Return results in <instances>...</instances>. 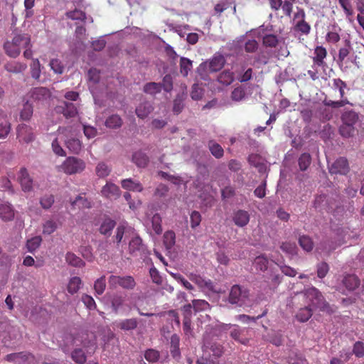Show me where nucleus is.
<instances>
[{
	"label": "nucleus",
	"instance_id": "864d4df0",
	"mask_svg": "<svg viewBox=\"0 0 364 364\" xmlns=\"http://www.w3.org/2000/svg\"><path fill=\"white\" fill-rule=\"evenodd\" d=\"M311 164V156L309 154H303L299 159V168L305 171Z\"/></svg>",
	"mask_w": 364,
	"mask_h": 364
},
{
	"label": "nucleus",
	"instance_id": "4468645a",
	"mask_svg": "<svg viewBox=\"0 0 364 364\" xmlns=\"http://www.w3.org/2000/svg\"><path fill=\"white\" fill-rule=\"evenodd\" d=\"M82 346L86 350L87 354H93L97 348L95 336L92 334H86L82 338Z\"/></svg>",
	"mask_w": 364,
	"mask_h": 364
},
{
	"label": "nucleus",
	"instance_id": "e2e57ef3",
	"mask_svg": "<svg viewBox=\"0 0 364 364\" xmlns=\"http://www.w3.org/2000/svg\"><path fill=\"white\" fill-rule=\"evenodd\" d=\"M245 96L244 90L241 87H237L232 92L231 98L232 100L238 102L244 99Z\"/></svg>",
	"mask_w": 364,
	"mask_h": 364
},
{
	"label": "nucleus",
	"instance_id": "8fccbe9b",
	"mask_svg": "<svg viewBox=\"0 0 364 364\" xmlns=\"http://www.w3.org/2000/svg\"><path fill=\"white\" fill-rule=\"evenodd\" d=\"M192 304L196 311H205L210 308V304L202 299H195L192 301Z\"/></svg>",
	"mask_w": 364,
	"mask_h": 364
},
{
	"label": "nucleus",
	"instance_id": "603ef678",
	"mask_svg": "<svg viewBox=\"0 0 364 364\" xmlns=\"http://www.w3.org/2000/svg\"><path fill=\"white\" fill-rule=\"evenodd\" d=\"M233 80H234L233 75L232 73H230L229 71L223 72L218 77V81L220 83H222L223 85H228L230 83H232Z\"/></svg>",
	"mask_w": 364,
	"mask_h": 364
},
{
	"label": "nucleus",
	"instance_id": "0eeeda50",
	"mask_svg": "<svg viewBox=\"0 0 364 364\" xmlns=\"http://www.w3.org/2000/svg\"><path fill=\"white\" fill-rule=\"evenodd\" d=\"M17 137L20 142L26 144L34 140V134L31 128L26 124H21L18 127Z\"/></svg>",
	"mask_w": 364,
	"mask_h": 364
},
{
	"label": "nucleus",
	"instance_id": "5701e85b",
	"mask_svg": "<svg viewBox=\"0 0 364 364\" xmlns=\"http://www.w3.org/2000/svg\"><path fill=\"white\" fill-rule=\"evenodd\" d=\"M65 260L70 265L75 267H82L85 265V263L81 258L72 252L66 254Z\"/></svg>",
	"mask_w": 364,
	"mask_h": 364
},
{
	"label": "nucleus",
	"instance_id": "6ab92c4d",
	"mask_svg": "<svg viewBox=\"0 0 364 364\" xmlns=\"http://www.w3.org/2000/svg\"><path fill=\"white\" fill-rule=\"evenodd\" d=\"M82 285V279L79 277H71L67 284V290L70 294H75L78 292Z\"/></svg>",
	"mask_w": 364,
	"mask_h": 364
},
{
	"label": "nucleus",
	"instance_id": "423d86ee",
	"mask_svg": "<svg viewBox=\"0 0 364 364\" xmlns=\"http://www.w3.org/2000/svg\"><path fill=\"white\" fill-rule=\"evenodd\" d=\"M189 279L194 282L203 292L209 294L212 292H219L210 280H206L199 275L191 274Z\"/></svg>",
	"mask_w": 364,
	"mask_h": 364
},
{
	"label": "nucleus",
	"instance_id": "9d476101",
	"mask_svg": "<svg viewBox=\"0 0 364 364\" xmlns=\"http://www.w3.org/2000/svg\"><path fill=\"white\" fill-rule=\"evenodd\" d=\"M102 195L107 198L116 199L120 196V191L118 186L112 183H107L101 191Z\"/></svg>",
	"mask_w": 364,
	"mask_h": 364
},
{
	"label": "nucleus",
	"instance_id": "c85d7f7f",
	"mask_svg": "<svg viewBox=\"0 0 364 364\" xmlns=\"http://www.w3.org/2000/svg\"><path fill=\"white\" fill-rule=\"evenodd\" d=\"M343 123L354 126L358 120V115L353 111H348L343 113L342 115Z\"/></svg>",
	"mask_w": 364,
	"mask_h": 364
},
{
	"label": "nucleus",
	"instance_id": "f257e3e1",
	"mask_svg": "<svg viewBox=\"0 0 364 364\" xmlns=\"http://www.w3.org/2000/svg\"><path fill=\"white\" fill-rule=\"evenodd\" d=\"M296 0H269L270 6L272 9L278 11L282 9L283 14L290 17L293 12V23H306L305 13L304 9L299 7L292 10V4Z\"/></svg>",
	"mask_w": 364,
	"mask_h": 364
},
{
	"label": "nucleus",
	"instance_id": "bb28decb",
	"mask_svg": "<svg viewBox=\"0 0 364 364\" xmlns=\"http://www.w3.org/2000/svg\"><path fill=\"white\" fill-rule=\"evenodd\" d=\"M58 228V224L53 220H46L42 226V233L45 235L53 234Z\"/></svg>",
	"mask_w": 364,
	"mask_h": 364
},
{
	"label": "nucleus",
	"instance_id": "c756f323",
	"mask_svg": "<svg viewBox=\"0 0 364 364\" xmlns=\"http://www.w3.org/2000/svg\"><path fill=\"white\" fill-rule=\"evenodd\" d=\"M151 228L156 235H160L162 232V219L159 213H155L151 220Z\"/></svg>",
	"mask_w": 364,
	"mask_h": 364
},
{
	"label": "nucleus",
	"instance_id": "3c124183",
	"mask_svg": "<svg viewBox=\"0 0 364 364\" xmlns=\"http://www.w3.org/2000/svg\"><path fill=\"white\" fill-rule=\"evenodd\" d=\"M106 287V281H105V277L102 276L100 278L97 279L94 284V289L95 292L100 295L102 294L105 289Z\"/></svg>",
	"mask_w": 364,
	"mask_h": 364
},
{
	"label": "nucleus",
	"instance_id": "13d9d810",
	"mask_svg": "<svg viewBox=\"0 0 364 364\" xmlns=\"http://www.w3.org/2000/svg\"><path fill=\"white\" fill-rule=\"evenodd\" d=\"M80 252L82 256L89 262H92L94 259V255L91 247L82 246L80 247Z\"/></svg>",
	"mask_w": 364,
	"mask_h": 364
},
{
	"label": "nucleus",
	"instance_id": "58836bf2",
	"mask_svg": "<svg viewBox=\"0 0 364 364\" xmlns=\"http://www.w3.org/2000/svg\"><path fill=\"white\" fill-rule=\"evenodd\" d=\"M72 359L78 364H83L87 360L85 353L80 348L75 349L71 354Z\"/></svg>",
	"mask_w": 364,
	"mask_h": 364
},
{
	"label": "nucleus",
	"instance_id": "338daca9",
	"mask_svg": "<svg viewBox=\"0 0 364 364\" xmlns=\"http://www.w3.org/2000/svg\"><path fill=\"white\" fill-rule=\"evenodd\" d=\"M82 301L89 309H95L96 308L95 301L92 296L84 294L82 296Z\"/></svg>",
	"mask_w": 364,
	"mask_h": 364
},
{
	"label": "nucleus",
	"instance_id": "ea45409f",
	"mask_svg": "<svg viewBox=\"0 0 364 364\" xmlns=\"http://www.w3.org/2000/svg\"><path fill=\"white\" fill-rule=\"evenodd\" d=\"M96 173L100 178H105L111 172V169L108 165L103 162L99 163L96 166Z\"/></svg>",
	"mask_w": 364,
	"mask_h": 364
},
{
	"label": "nucleus",
	"instance_id": "393cba45",
	"mask_svg": "<svg viewBox=\"0 0 364 364\" xmlns=\"http://www.w3.org/2000/svg\"><path fill=\"white\" fill-rule=\"evenodd\" d=\"M65 145L72 152L77 154L82 149L81 141L76 138H70L65 141Z\"/></svg>",
	"mask_w": 364,
	"mask_h": 364
},
{
	"label": "nucleus",
	"instance_id": "a19ab883",
	"mask_svg": "<svg viewBox=\"0 0 364 364\" xmlns=\"http://www.w3.org/2000/svg\"><path fill=\"white\" fill-rule=\"evenodd\" d=\"M161 90V85L156 82H149L144 86V91L149 95H156Z\"/></svg>",
	"mask_w": 364,
	"mask_h": 364
},
{
	"label": "nucleus",
	"instance_id": "4c0bfd02",
	"mask_svg": "<svg viewBox=\"0 0 364 364\" xmlns=\"http://www.w3.org/2000/svg\"><path fill=\"white\" fill-rule=\"evenodd\" d=\"M14 38H18V41L16 45L18 46V48H21V50L22 48H26L28 46H30L31 39H30V36L27 34L18 33V34L15 35Z\"/></svg>",
	"mask_w": 364,
	"mask_h": 364
},
{
	"label": "nucleus",
	"instance_id": "7ed1b4c3",
	"mask_svg": "<svg viewBox=\"0 0 364 364\" xmlns=\"http://www.w3.org/2000/svg\"><path fill=\"white\" fill-rule=\"evenodd\" d=\"M305 300V302L311 308H318L324 310L327 304L323 299L321 294L315 288H310L305 292L300 294L299 297Z\"/></svg>",
	"mask_w": 364,
	"mask_h": 364
},
{
	"label": "nucleus",
	"instance_id": "69168bd1",
	"mask_svg": "<svg viewBox=\"0 0 364 364\" xmlns=\"http://www.w3.org/2000/svg\"><path fill=\"white\" fill-rule=\"evenodd\" d=\"M277 43L278 40L274 35H267L263 38V43L266 46L274 47Z\"/></svg>",
	"mask_w": 364,
	"mask_h": 364
},
{
	"label": "nucleus",
	"instance_id": "20e7f679",
	"mask_svg": "<svg viewBox=\"0 0 364 364\" xmlns=\"http://www.w3.org/2000/svg\"><path fill=\"white\" fill-rule=\"evenodd\" d=\"M85 168V163L83 160L70 156L67 158L64 162L58 167L59 171H63L66 174H75L82 172Z\"/></svg>",
	"mask_w": 364,
	"mask_h": 364
},
{
	"label": "nucleus",
	"instance_id": "774afa93",
	"mask_svg": "<svg viewBox=\"0 0 364 364\" xmlns=\"http://www.w3.org/2000/svg\"><path fill=\"white\" fill-rule=\"evenodd\" d=\"M11 130L10 124L8 122H4L0 124V139H5Z\"/></svg>",
	"mask_w": 364,
	"mask_h": 364
},
{
	"label": "nucleus",
	"instance_id": "6e6552de",
	"mask_svg": "<svg viewBox=\"0 0 364 364\" xmlns=\"http://www.w3.org/2000/svg\"><path fill=\"white\" fill-rule=\"evenodd\" d=\"M329 171L333 174H346L349 171L348 161L344 158L337 159L331 164Z\"/></svg>",
	"mask_w": 364,
	"mask_h": 364
},
{
	"label": "nucleus",
	"instance_id": "f704fd0d",
	"mask_svg": "<svg viewBox=\"0 0 364 364\" xmlns=\"http://www.w3.org/2000/svg\"><path fill=\"white\" fill-rule=\"evenodd\" d=\"M115 225V222L111 219L105 220L100 225V233L107 235H109Z\"/></svg>",
	"mask_w": 364,
	"mask_h": 364
},
{
	"label": "nucleus",
	"instance_id": "dca6fc26",
	"mask_svg": "<svg viewBox=\"0 0 364 364\" xmlns=\"http://www.w3.org/2000/svg\"><path fill=\"white\" fill-rule=\"evenodd\" d=\"M246 296V292L242 291L241 287L238 285H234L230 290L229 301L231 304L238 303L242 297Z\"/></svg>",
	"mask_w": 364,
	"mask_h": 364
},
{
	"label": "nucleus",
	"instance_id": "aec40b11",
	"mask_svg": "<svg viewBox=\"0 0 364 364\" xmlns=\"http://www.w3.org/2000/svg\"><path fill=\"white\" fill-rule=\"evenodd\" d=\"M121 185L124 189L131 191L141 192L143 190L142 185L139 182L133 181L131 178L122 180Z\"/></svg>",
	"mask_w": 364,
	"mask_h": 364
},
{
	"label": "nucleus",
	"instance_id": "c03bdc74",
	"mask_svg": "<svg viewBox=\"0 0 364 364\" xmlns=\"http://www.w3.org/2000/svg\"><path fill=\"white\" fill-rule=\"evenodd\" d=\"M192 69V62L186 58H181L180 61V72L183 76H187Z\"/></svg>",
	"mask_w": 364,
	"mask_h": 364
},
{
	"label": "nucleus",
	"instance_id": "a18cd8bd",
	"mask_svg": "<svg viewBox=\"0 0 364 364\" xmlns=\"http://www.w3.org/2000/svg\"><path fill=\"white\" fill-rule=\"evenodd\" d=\"M33 115V107L31 104L26 102L21 111L20 117L23 120H29Z\"/></svg>",
	"mask_w": 364,
	"mask_h": 364
},
{
	"label": "nucleus",
	"instance_id": "4be33fe9",
	"mask_svg": "<svg viewBox=\"0 0 364 364\" xmlns=\"http://www.w3.org/2000/svg\"><path fill=\"white\" fill-rule=\"evenodd\" d=\"M343 284L348 291H353L358 287L360 281L355 275H347L343 279Z\"/></svg>",
	"mask_w": 364,
	"mask_h": 364
},
{
	"label": "nucleus",
	"instance_id": "1a4fd4ad",
	"mask_svg": "<svg viewBox=\"0 0 364 364\" xmlns=\"http://www.w3.org/2000/svg\"><path fill=\"white\" fill-rule=\"evenodd\" d=\"M18 181H19L23 191H30L32 189L33 181L26 168H21L18 171Z\"/></svg>",
	"mask_w": 364,
	"mask_h": 364
},
{
	"label": "nucleus",
	"instance_id": "5fc2aeb1",
	"mask_svg": "<svg viewBox=\"0 0 364 364\" xmlns=\"http://www.w3.org/2000/svg\"><path fill=\"white\" fill-rule=\"evenodd\" d=\"M49 65L55 73L62 74L63 73L64 67L58 59H52Z\"/></svg>",
	"mask_w": 364,
	"mask_h": 364
},
{
	"label": "nucleus",
	"instance_id": "c9c22d12",
	"mask_svg": "<svg viewBox=\"0 0 364 364\" xmlns=\"http://www.w3.org/2000/svg\"><path fill=\"white\" fill-rule=\"evenodd\" d=\"M66 16L68 19L73 21H85L87 19L85 14L81 10L78 9H75L74 11L67 12Z\"/></svg>",
	"mask_w": 364,
	"mask_h": 364
},
{
	"label": "nucleus",
	"instance_id": "7c9ffc66",
	"mask_svg": "<svg viewBox=\"0 0 364 364\" xmlns=\"http://www.w3.org/2000/svg\"><path fill=\"white\" fill-rule=\"evenodd\" d=\"M122 120L119 115L113 114L109 117L105 121V125L110 129L119 128L122 126Z\"/></svg>",
	"mask_w": 364,
	"mask_h": 364
},
{
	"label": "nucleus",
	"instance_id": "09e8293b",
	"mask_svg": "<svg viewBox=\"0 0 364 364\" xmlns=\"http://www.w3.org/2000/svg\"><path fill=\"white\" fill-rule=\"evenodd\" d=\"M209 149L211 154L216 158H220L223 156V149L218 144L210 141L209 143Z\"/></svg>",
	"mask_w": 364,
	"mask_h": 364
},
{
	"label": "nucleus",
	"instance_id": "e433bc0d",
	"mask_svg": "<svg viewBox=\"0 0 364 364\" xmlns=\"http://www.w3.org/2000/svg\"><path fill=\"white\" fill-rule=\"evenodd\" d=\"M31 77L35 80H39L41 73V64L38 59H33L31 65Z\"/></svg>",
	"mask_w": 364,
	"mask_h": 364
},
{
	"label": "nucleus",
	"instance_id": "f03ea898",
	"mask_svg": "<svg viewBox=\"0 0 364 364\" xmlns=\"http://www.w3.org/2000/svg\"><path fill=\"white\" fill-rule=\"evenodd\" d=\"M225 63V58L222 55L216 54L210 60L202 63L197 68V72L201 79L206 80L209 74L221 70Z\"/></svg>",
	"mask_w": 364,
	"mask_h": 364
},
{
	"label": "nucleus",
	"instance_id": "6e6d98bb",
	"mask_svg": "<svg viewBox=\"0 0 364 364\" xmlns=\"http://www.w3.org/2000/svg\"><path fill=\"white\" fill-rule=\"evenodd\" d=\"M27 65L22 63H14V64L8 65L7 70L13 73H21L24 71Z\"/></svg>",
	"mask_w": 364,
	"mask_h": 364
},
{
	"label": "nucleus",
	"instance_id": "a878e982",
	"mask_svg": "<svg viewBox=\"0 0 364 364\" xmlns=\"http://www.w3.org/2000/svg\"><path fill=\"white\" fill-rule=\"evenodd\" d=\"M164 245L167 250H171L176 242V235L171 230L166 231L163 237Z\"/></svg>",
	"mask_w": 364,
	"mask_h": 364
},
{
	"label": "nucleus",
	"instance_id": "72a5a7b5",
	"mask_svg": "<svg viewBox=\"0 0 364 364\" xmlns=\"http://www.w3.org/2000/svg\"><path fill=\"white\" fill-rule=\"evenodd\" d=\"M268 259L264 256H258L255 259L253 266L257 270L264 272L268 268Z\"/></svg>",
	"mask_w": 364,
	"mask_h": 364
},
{
	"label": "nucleus",
	"instance_id": "412c9836",
	"mask_svg": "<svg viewBox=\"0 0 364 364\" xmlns=\"http://www.w3.org/2000/svg\"><path fill=\"white\" fill-rule=\"evenodd\" d=\"M50 91L43 87H36L31 92V97L35 100H44L50 97Z\"/></svg>",
	"mask_w": 364,
	"mask_h": 364
},
{
	"label": "nucleus",
	"instance_id": "680f3d73",
	"mask_svg": "<svg viewBox=\"0 0 364 364\" xmlns=\"http://www.w3.org/2000/svg\"><path fill=\"white\" fill-rule=\"evenodd\" d=\"M353 353L355 356L361 358L364 356V343L360 341L355 343L353 348Z\"/></svg>",
	"mask_w": 364,
	"mask_h": 364
},
{
	"label": "nucleus",
	"instance_id": "79ce46f5",
	"mask_svg": "<svg viewBox=\"0 0 364 364\" xmlns=\"http://www.w3.org/2000/svg\"><path fill=\"white\" fill-rule=\"evenodd\" d=\"M65 107L63 110V114L66 118L74 117L77 114V109L76 107L71 104L65 102Z\"/></svg>",
	"mask_w": 364,
	"mask_h": 364
},
{
	"label": "nucleus",
	"instance_id": "a211bd4d",
	"mask_svg": "<svg viewBox=\"0 0 364 364\" xmlns=\"http://www.w3.org/2000/svg\"><path fill=\"white\" fill-rule=\"evenodd\" d=\"M18 41V38H13L12 41L6 42L4 45L6 53L12 58H16L21 53V48L16 45Z\"/></svg>",
	"mask_w": 364,
	"mask_h": 364
},
{
	"label": "nucleus",
	"instance_id": "37998d69",
	"mask_svg": "<svg viewBox=\"0 0 364 364\" xmlns=\"http://www.w3.org/2000/svg\"><path fill=\"white\" fill-rule=\"evenodd\" d=\"M300 246L306 252H310L313 250L314 243L311 239L306 235L301 236L299 240Z\"/></svg>",
	"mask_w": 364,
	"mask_h": 364
},
{
	"label": "nucleus",
	"instance_id": "b1692460",
	"mask_svg": "<svg viewBox=\"0 0 364 364\" xmlns=\"http://www.w3.org/2000/svg\"><path fill=\"white\" fill-rule=\"evenodd\" d=\"M132 161L139 167H145L149 159L145 154L141 151H136L132 156Z\"/></svg>",
	"mask_w": 364,
	"mask_h": 364
},
{
	"label": "nucleus",
	"instance_id": "f3484780",
	"mask_svg": "<svg viewBox=\"0 0 364 364\" xmlns=\"http://www.w3.org/2000/svg\"><path fill=\"white\" fill-rule=\"evenodd\" d=\"M43 238L40 235L33 236L27 240L26 248L30 253L35 252L41 245Z\"/></svg>",
	"mask_w": 364,
	"mask_h": 364
},
{
	"label": "nucleus",
	"instance_id": "ddd939ff",
	"mask_svg": "<svg viewBox=\"0 0 364 364\" xmlns=\"http://www.w3.org/2000/svg\"><path fill=\"white\" fill-rule=\"evenodd\" d=\"M14 210L7 203L0 204V218L4 221H10L14 218Z\"/></svg>",
	"mask_w": 364,
	"mask_h": 364
},
{
	"label": "nucleus",
	"instance_id": "f8f14e48",
	"mask_svg": "<svg viewBox=\"0 0 364 364\" xmlns=\"http://www.w3.org/2000/svg\"><path fill=\"white\" fill-rule=\"evenodd\" d=\"M144 249L141 238L138 235H134L129 242V252L132 255H136L142 252Z\"/></svg>",
	"mask_w": 364,
	"mask_h": 364
},
{
	"label": "nucleus",
	"instance_id": "473e14b6",
	"mask_svg": "<svg viewBox=\"0 0 364 364\" xmlns=\"http://www.w3.org/2000/svg\"><path fill=\"white\" fill-rule=\"evenodd\" d=\"M228 9H230L233 14L236 11L235 5L232 6V4L228 1H221L215 5V11L216 14L220 15L223 11H226Z\"/></svg>",
	"mask_w": 364,
	"mask_h": 364
},
{
	"label": "nucleus",
	"instance_id": "39448f33",
	"mask_svg": "<svg viewBox=\"0 0 364 364\" xmlns=\"http://www.w3.org/2000/svg\"><path fill=\"white\" fill-rule=\"evenodd\" d=\"M109 286L112 289L121 287L124 289L132 290L136 287V282L132 276L111 275L108 279Z\"/></svg>",
	"mask_w": 364,
	"mask_h": 364
},
{
	"label": "nucleus",
	"instance_id": "2f4dec72",
	"mask_svg": "<svg viewBox=\"0 0 364 364\" xmlns=\"http://www.w3.org/2000/svg\"><path fill=\"white\" fill-rule=\"evenodd\" d=\"M315 56L314 57V61L318 65H321L323 63V60L326 56V50L321 47L317 46L314 50Z\"/></svg>",
	"mask_w": 364,
	"mask_h": 364
},
{
	"label": "nucleus",
	"instance_id": "4d7b16f0",
	"mask_svg": "<svg viewBox=\"0 0 364 364\" xmlns=\"http://www.w3.org/2000/svg\"><path fill=\"white\" fill-rule=\"evenodd\" d=\"M144 357L149 362H156L159 358V353L156 350L149 349L145 352Z\"/></svg>",
	"mask_w": 364,
	"mask_h": 364
},
{
	"label": "nucleus",
	"instance_id": "052dcab7",
	"mask_svg": "<svg viewBox=\"0 0 364 364\" xmlns=\"http://www.w3.org/2000/svg\"><path fill=\"white\" fill-rule=\"evenodd\" d=\"M201 222V215L198 211H193L191 214V227L194 229L199 226Z\"/></svg>",
	"mask_w": 364,
	"mask_h": 364
},
{
	"label": "nucleus",
	"instance_id": "2eb2a0df",
	"mask_svg": "<svg viewBox=\"0 0 364 364\" xmlns=\"http://www.w3.org/2000/svg\"><path fill=\"white\" fill-rule=\"evenodd\" d=\"M152 111V105L148 102H144L136 107L135 112L138 117L144 119L147 117Z\"/></svg>",
	"mask_w": 364,
	"mask_h": 364
},
{
	"label": "nucleus",
	"instance_id": "9b49d317",
	"mask_svg": "<svg viewBox=\"0 0 364 364\" xmlns=\"http://www.w3.org/2000/svg\"><path fill=\"white\" fill-rule=\"evenodd\" d=\"M232 220L235 225L244 227L247 225L250 221V215L245 210H239L233 213Z\"/></svg>",
	"mask_w": 364,
	"mask_h": 364
},
{
	"label": "nucleus",
	"instance_id": "0e129e2a",
	"mask_svg": "<svg viewBox=\"0 0 364 364\" xmlns=\"http://www.w3.org/2000/svg\"><path fill=\"white\" fill-rule=\"evenodd\" d=\"M84 134L87 139H92L97 136V130L95 127L90 125L83 126Z\"/></svg>",
	"mask_w": 364,
	"mask_h": 364
},
{
	"label": "nucleus",
	"instance_id": "bf43d9fd",
	"mask_svg": "<svg viewBox=\"0 0 364 364\" xmlns=\"http://www.w3.org/2000/svg\"><path fill=\"white\" fill-rule=\"evenodd\" d=\"M355 129L353 126L346 124L343 123V125L340 127V133L345 137H349L354 134Z\"/></svg>",
	"mask_w": 364,
	"mask_h": 364
},
{
	"label": "nucleus",
	"instance_id": "49530a36",
	"mask_svg": "<svg viewBox=\"0 0 364 364\" xmlns=\"http://www.w3.org/2000/svg\"><path fill=\"white\" fill-rule=\"evenodd\" d=\"M170 274L174 279H176V281L180 282L183 286V287L186 288V289H188V290H193L194 289L193 286L180 274L171 272Z\"/></svg>",
	"mask_w": 364,
	"mask_h": 364
},
{
	"label": "nucleus",
	"instance_id": "cd10ccee",
	"mask_svg": "<svg viewBox=\"0 0 364 364\" xmlns=\"http://www.w3.org/2000/svg\"><path fill=\"white\" fill-rule=\"evenodd\" d=\"M312 316V308L310 306H306L301 308L297 313L296 317L300 322L307 321Z\"/></svg>",
	"mask_w": 364,
	"mask_h": 364
},
{
	"label": "nucleus",
	"instance_id": "de8ad7c7",
	"mask_svg": "<svg viewBox=\"0 0 364 364\" xmlns=\"http://www.w3.org/2000/svg\"><path fill=\"white\" fill-rule=\"evenodd\" d=\"M119 326L123 330H132L137 326V321L135 318L125 319L119 323Z\"/></svg>",
	"mask_w": 364,
	"mask_h": 364
}]
</instances>
